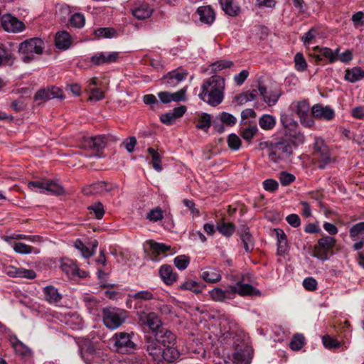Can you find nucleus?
I'll list each match as a JSON object with an SVG mask.
<instances>
[{
    "instance_id": "nucleus-1",
    "label": "nucleus",
    "mask_w": 364,
    "mask_h": 364,
    "mask_svg": "<svg viewBox=\"0 0 364 364\" xmlns=\"http://www.w3.org/2000/svg\"><path fill=\"white\" fill-rule=\"evenodd\" d=\"M224 89V79L220 76L213 75L203 83L202 92L198 96L203 101L215 107L223 101Z\"/></svg>"
},
{
    "instance_id": "nucleus-2",
    "label": "nucleus",
    "mask_w": 364,
    "mask_h": 364,
    "mask_svg": "<svg viewBox=\"0 0 364 364\" xmlns=\"http://www.w3.org/2000/svg\"><path fill=\"white\" fill-rule=\"evenodd\" d=\"M261 149H267L268 157L273 163H279L290 157L293 154L291 144L287 139L260 143Z\"/></svg>"
},
{
    "instance_id": "nucleus-3",
    "label": "nucleus",
    "mask_w": 364,
    "mask_h": 364,
    "mask_svg": "<svg viewBox=\"0 0 364 364\" xmlns=\"http://www.w3.org/2000/svg\"><path fill=\"white\" fill-rule=\"evenodd\" d=\"M144 348L149 358L157 363H171L178 359L176 356L171 358L168 357V350H166L154 338H147Z\"/></svg>"
},
{
    "instance_id": "nucleus-4",
    "label": "nucleus",
    "mask_w": 364,
    "mask_h": 364,
    "mask_svg": "<svg viewBox=\"0 0 364 364\" xmlns=\"http://www.w3.org/2000/svg\"><path fill=\"white\" fill-rule=\"evenodd\" d=\"M44 50V43L39 38H32L21 43L18 48L21 59L24 63H29L34 59L35 54L41 55Z\"/></svg>"
},
{
    "instance_id": "nucleus-5",
    "label": "nucleus",
    "mask_w": 364,
    "mask_h": 364,
    "mask_svg": "<svg viewBox=\"0 0 364 364\" xmlns=\"http://www.w3.org/2000/svg\"><path fill=\"white\" fill-rule=\"evenodd\" d=\"M154 338L160 343L161 345L168 350V357L176 356L177 358L180 356V353L176 346V336L167 328H161L155 333Z\"/></svg>"
},
{
    "instance_id": "nucleus-6",
    "label": "nucleus",
    "mask_w": 364,
    "mask_h": 364,
    "mask_svg": "<svg viewBox=\"0 0 364 364\" xmlns=\"http://www.w3.org/2000/svg\"><path fill=\"white\" fill-rule=\"evenodd\" d=\"M336 243V240L331 236L322 237L314 245L312 256L322 261L328 260L333 255Z\"/></svg>"
},
{
    "instance_id": "nucleus-7",
    "label": "nucleus",
    "mask_w": 364,
    "mask_h": 364,
    "mask_svg": "<svg viewBox=\"0 0 364 364\" xmlns=\"http://www.w3.org/2000/svg\"><path fill=\"white\" fill-rule=\"evenodd\" d=\"M127 317V311L124 310L115 309L103 310V322L110 329L119 327L125 321Z\"/></svg>"
},
{
    "instance_id": "nucleus-8",
    "label": "nucleus",
    "mask_w": 364,
    "mask_h": 364,
    "mask_svg": "<svg viewBox=\"0 0 364 364\" xmlns=\"http://www.w3.org/2000/svg\"><path fill=\"white\" fill-rule=\"evenodd\" d=\"M28 188L31 191L39 189V193H41L50 192L56 196H60L65 193V190L62 186L55 181L49 180L29 181L28 183Z\"/></svg>"
},
{
    "instance_id": "nucleus-9",
    "label": "nucleus",
    "mask_w": 364,
    "mask_h": 364,
    "mask_svg": "<svg viewBox=\"0 0 364 364\" xmlns=\"http://www.w3.org/2000/svg\"><path fill=\"white\" fill-rule=\"evenodd\" d=\"M114 347L118 353H128L136 348L135 343L132 340V336L125 332H119L113 337Z\"/></svg>"
},
{
    "instance_id": "nucleus-10",
    "label": "nucleus",
    "mask_w": 364,
    "mask_h": 364,
    "mask_svg": "<svg viewBox=\"0 0 364 364\" xmlns=\"http://www.w3.org/2000/svg\"><path fill=\"white\" fill-rule=\"evenodd\" d=\"M280 122L286 129V134L289 136L295 137L299 141H304V136L300 132H297L299 124L291 114L283 113L280 116Z\"/></svg>"
},
{
    "instance_id": "nucleus-11",
    "label": "nucleus",
    "mask_w": 364,
    "mask_h": 364,
    "mask_svg": "<svg viewBox=\"0 0 364 364\" xmlns=\"http://www.w3.org/2000/svg\"><path fill=\"white\" fill-rule=\"evenodd\" d=\"M338 49L333 51L327 47L319 48L315 47L310 53V56L314 59L316 63H321L323 60H328V63H333L338 59Z\"/></svg>"
},
{
    "instance_id": "nucleus-12",
    "label": "nucleus",
    "mask_w": 364,
    "mask_h": 364,
    "mask_svg": "<svg viewBox=\"0 0 364 364\" xmlns=\"http://www.w3.org/2000/svg\"><path fill=\"white\" fill-rule=\"evenodd\" d=\"M55 98H64L63 90L55 86L40 89L34 95V100L38 102V104L44 103Z\"/></svg>"
},
{
    "instance_id": "nucleus-13",
    "label": "nucleus",
    "mask_w": 364,
    "mask_h": 364,
    "mask_svg": "<svg viewBox=\"0 0 364 364\" xmlns=\"http://www.w3.org/2000/svg\"><path fill=\"white\" fill-rule=\"evenodd\" d=\"M107 145V139L104 135L83 136L79 143V147L85 150L100 151Z\"/></svg>"
},
{
    "instance_id": "nucleus-14",
    "label": "nucleus",
    "mask_w": 364,
    "mask_h": 364,
    "mask_svg": "<svg viewBox=\"0 0 364 364\" xmlns=\"http://www.w3.org/2000/svg\"><path fill=\"white\" fill-rule=\"evenodd\" d=\"M139 319L141 325L148 326L152 331L157 332L163 328L159 316L154 312L141 311L139 313Z\"/></svg>"
},
{
    "instance_id": "nucleus-15",
    "label": "nucleus",
    "mask_w": 364,
    "mask_h": 364,
    "mask_svg": "<svg viewBox=\"0 0 364 364\" xmlns=\"http://www.w3.org/2000/svg\"><path fill=\"white\" fill-rule=\"evenodd\" d=\"M310 105L307 100L299 101L296 103L294 112L299 116L300 122L306 127L311 128L314 121L309 117Z\"/></svg>"
},
{
    "instance_id": "nucleus-16",
    "label": "nucleus",
    "mask_w": 364,
    "mask_h": 364,
    "mask_svg": "<svg viewBox=\"0 0 364 364\" xmlns=\"http://www.w3.org/2000/svg\"><path fill=\"white\" fill-rule=\"evenodd\" d=\"M1 24L5 31L14 33L21 32L26 28L23 22L11 14L3 15Z\"/></svg>"
},
{
    "instance_id": "nucleus-17",
    "label": "nucleus",
    "mask_w": 364,
    "mask_h": 364,
    "mask_svg": "<svg viewBox=\"0 0 364 364\" xmlns=\"http://www.w3.org/2000/svg\"><path fill=\"white\" fill-rule=\"evenodd\" d=\"M244 279L238 281L234 285H230L228 289L230 292L235 294H237L242 296H260L261 292L259 289H256L253 286L243 283Z\"/></svg>"
},
{
    "instance_id": "nucleus-18",
    "label": "nucleus",
    "mask_w": 364,
    "mask_h": 364,
    "mask_svg": "<svg viewBox=\"0 0 364 364\" xmlns=\"http://www.w3.org/2000/svg\"><path fill=\"white\" fill-rule=\"evenodd\" d=\"M252 355V350L250 346H238L232 354V362L234 364H250Z\"/></svg>"
},
{
    "instance_id": "nucleus-19",
    "label": "nucleus",
    "mask_w": 364,
    "mask_h": 364,
    "mask_svg": "<svg viewBox=\"0 0 364 364\" xmlns=\"http://www.w3.org/2000/svg\"><path fill=\"white\" fill-rule=\"evenodd\" d=\"M187 75L188 73L185 70L178 68L168 72L163 77L162 80H164V83L166 85L169 87H174L180 82L185 80Z\"/></svg>"
},
{
    "instance_id": "nucleus-20",
    "label": "nucleus",
    "mask_w": 364,
    "mask_h": 364,
    "mask_svg": "<svg viewBox=\"0 0 364 364\" xmlns=\"http://www.w3.org/2000/svg\"><path fill=\"white\" fill-rule=\"evenodd\" d=\"M311 115L316 119L331 120L335 116V112L328 106L316 104L311 107Z\"/></svg>"
},
{
    "instance_id": "nucleus-21",
    "label": "nucleus",
    "mask_w": 364,
    "mask_h": 364,
    "mask_svg": "<svg viewBox=\"0 0 364 364\" xmlns=\"http://www.w3.org/2000/svg\"><path fill=\"white\" fill-rule=\"evenodd\" d=\"M119 56V52H101L91 57V63L95 65H100L105 63H112L117 60Z\"/></svg>"
},
{
    "instance_id": "nucleus-22",
    "label": "nucleus",
    "mask_w": 364,
    "mask_h": 364,
    "mask_svg": "<svg viewBox=\"0 0 364 364\" xmlns=\"http://www.w3.org/2000/svg\"><path fill=\"white\" fill-rule=\"evenodd\" d=\"M196 14L200 22L203 24L210 26L215 20V13L209 5L199 6L196 10Z\"/></svg>"
},
{
    "instance_id": "nucleus-23",
    "label": "nucleus",
    "mask_w": 364,
    "mask_h": 364,
    "mask_svg": "<svg viewBox=\"0 0 364 364\" xmlns=\"http://www.w3.org/2000/svg\"><path fill=\"white\" fill-rule=\"evenodd\" d=\"M187 108L185 105H180L175 107L172 111L163 114L160 117L162 123L166 125L172 124L176 119L181 117L186 112Z\"/></svg>"
},
{
    "instance_id": "nucleus-24",
    "label": "nucleus",
    "mask_w": 364,
    "mask_h": 364,
    "mask_svg": "<svg viewBox=\"0 0 364 364\" xmlns=\"http://www.w3.org/2000/svg\"><path fill=\"white\" fill-rule=\"evenodd\" d=\"M220 328L223 340H225L236 333L237 324L234 320L225 318L220 321Z\"/></svg>"
},
{
    "instance_id": "nucleus-25",
    "label": "nucleus",
    "mask_w": 364,
    "mask_h": 364,
    "mask_svg": "<svg viewBox=\"0 0 364 364\" xmlns=\"http://www.w3.org/2000/svg\"><path fill=\"white\" fill-rule=\"evenodd\" d=\"M147 243L149 245L151 255L150 257L152 260H159V257L161 255H166V252L171 250V246L164 243L154 242V240H148Z\"/></svg>"
},
{
    "instance_id": "nucleus-26",
    "label": "nucleus",
    "mask_w": 364,
    "mask_h": 364,
    "mask_svg": "<svg viewBox=\"0 0 364 364\" xmlns=\"http://www.w3.org/2000/svg\"><path fill=\"white\" fill-rule=\"evenodd\" d=\"M114 188L112 184L106 181H99L91 184L89 187L84 188L85 194H103L111 191Z\"/></svg>"
},
{
    "instance_id": "nucleus-27",
    "label": "nucleus",
    "mask_w": 364,
    "mask_h": 364,
    "mask_svg": "<svg viewBox=\"0 0 364 364\" xmlns=\"http://www.w3.org/2000/svg\"><path fill=\"white\" fill-rule=\"evenodd\" d=\"M72 38L70 33L65 31H59L55 34V45L60 50H67L72 45Z\"/></svg>"
},
{
    "instance_id": "nucleus-28",
    "label": "nucleus",
    "mask_w": 364,
    "mask_h": 364,
    "mask_svg": "<svg viewBox=\"0 0 364 364\" xmlns=\"http://www.w3.org/2000/svg\"><path fill=\"white\" fill-rule=\"evenodd\" d=\"M159 274L164 282L167 285L174 283L178 278V274L173 272L171 265L164 264L159 269Z\"/></svg>"
},
{
    "instance_id": "nucleus-29",
    "label": "nucleus",
    "mask_w": 364,
    "mask_h": 364,
    "mask_svg": "<svg viewBox=\"0 0 364 364\" xmlns=\"http://www.w3.org/2000/svg\"><path fill=\"white\" fill-rule=\"evenodd\" d=\"M60 268L68 277H75L78 273V267L73 260L68 258L61 259Z\"/></svg>"
},
{
    "instance_id": "nucleus-30",
    "label": "nucleus",
    "mask_w": 364,
    "mask_h": 364,
    "mask_svg": "<svg viewBox=\"0 0 364 364\" xmlns=\"http://www.w3.org/2000/svg\"><path fill=\"white\" fill-rule=\"evenodd\" d=\"M43 293H44V296H45V299L49 304L58 303L62 299V296L58 292V289L51 285L44 287Z\"/></svg>"
},
{
    "instance_id": "nucleus-31",
    "label": "nucleus",
    "mask_w": 364,
    "mask_h": 364,
    "mask_svg": "<svg viewBox=\"0 0 364 364\" xmlns=\"http://www.w3.org/2000/svg\"><path fill=\"white\" fill-rule=\"evenodd\" d=\"M277 238V254L280 256L284 255L287 250L288 244L287 235L282 229H275Z\"/></svg>"
},
{
    "instance_id": "nucleus-32",
    "label": "nucleus",
    "mask_w": 364,
    "mask_h": 364,
    "mask_svg": "<svg viewBox=\"0 0 364 364\" xmlns=\"http://www.w3.org/2000/svg\"><path fill=\"white\" fill-rule=\"evenodd\" d=\"M206 285L203 283L197 282L196 281H193L191 279H188L181 284L179 288L182 290H188L191 291L194 294H199L203 291V290L205 288Z\"/></svg>"
},
{
    "instance_id": "nucleus-33",
    "label": "nucleus",
    "mask_w": 364,
    "mask_h": 364,
    "mask_svg": "<svg viewBox=\"0 0 364 364\" xmlns=\"http://www.w3.org/2000/svg\"><path fill=\"white\" fill-rule=\"evenodd\" d=\"M364 77V70L360 67H354L346 70L345 79L350 82H355Z\"/></svg>"
},
{
    "instance_id": "nucleus-34",
    "label": "nucleus",
    "mask_w": 364,
    "mask_h": 364,
    "mask_svg": "<svg viewBox=\"0 0 364 364\" xmlns=\"http://www.w3.org/2000/svg\"><path fill=\"white\" fill-rule=\"evenodd\" d=\"M200 277L205 282L208 283L218 282L222 278L219 271L210 267L203 271Z\"/></svg>"
},
{
    "instance_id": "nucleus-35",
    "label": "nucleus",
    "mask_w": 364,
    "mask_h": 364,
    "mask_svg": "<svg viewBox=\"0 0 364 364\" xmlns=\"http://www.w3.org/2000/svg\"><path fill=\"white\" fill-rule=\"evenodd\" d=\"M230 294H231L230 290L226 291L219 287H215L212 290L209 291L210 298L217 302H223L226 299H231Z\"/></svg>"
},
{
    "instance_id": "nucleus-36",
    "label": "nucleus",
    "mask_w": 364,
    "mask_h": 364,
    "mask_svg": "<svg viewBox=\"0 0 364 364\" xmlns=\"http://www.w3.org/2000/svg\"><path fill=\"white\" fill-rule=\"evenodd\" d=\"M223 10L229 16H235L240 11V7L234 3L233 0H220Z\"/></svg>"
},
{
    "instance_id": "nucleus-37",
    "label": "nucleus",
    "mask_w": 364,
    "mask_h": 364,
    "mask_svg": "<svg viewBox=\"0 0 364 364\" xmlns=\"http://www.w3.org/2000/svg\"><path fill=\"white\" fill-rule=\"evenodd\" d=\"M152 13L151 9L148 4H141L132 10V14L138 19H144L149 18Z\"/></svg>"
},
{
    "instance_id": "nucleus-38",
    "label": "nucleus",
    "mask_w": 364,
    "mask_h": 364,
    "mask_svg": "<svg viewBox=\"0 0 364 364\" xmlns=\"http://www.w3.org/2000/svg\"><path fill=\"white\" fill-rule=\"evenodd\" d=\"M240 238L243 243V247L246 252L250 253L254 248V242L252 235L248 229H245L240 234Z\"/></svg>"
},
{
    "instance_id": "nucleus-39",
    "label": "nucleus",
    "mask_w": 364,
    "mask_h": 364,
    "mask_svg": "<svg viewBox=\"0 0 364 364\" xmlns=\"http://www.w3.org/2000/svg\"><path fill=\"white\" fill-rule=\"evenodd\" d=\"M257 96V91L256 90H252L251 91H247V92H245L242 94L236 95L235 97L234 100L240 105H242L247 102H250V101L255 100Z\"/></svg>"
},
{
    "instance_id": "nucleus-40",
    "label": "nucleus",
    "mask_w": 364,
    "mask_h": 364,
    "mask_svg": "<svg viewBox=\"0 0 364 364\" xmlns=\"http://www.w3.org/2000/svg\"><path fill=\"white\" fill-rule=\"evenodd\" d=\"M212 124L211 116L208 113H202L199 117L198 123L196 127L198 129L203 130L205 132H208Z\"/></svg>"
},
{
    "instance_id": "nucleus-41",
    "label": "nucleus",
    "mask_w": 364,
    "mask_h": 364,
    "mask_svg": "<svg viewBox=\"0 0 364 364\" xmlns=\"http://www.w3.org/2000/svg\"><path fill=\"white\" fill-rule=\"evenodd\" d=\"M147 151L151 157V164L153 168L157 171H161L162 170L161 155L151 147H149L147 149Z\"/></svg>"
},
{
    "instance_id": "nucleus-42",
    "label": "nucleus",
    "mask_w": 364,
    "mask_h": 364,
    "mask_svg": "<svg viewBox=\"0 0 364 364\" xmlns=\"http://www.w3.org/2000/svg\"><path fill=\"white\" fill-rule=\"evenodd\" d=\"M259 124L262 129L270 130L276 124L275 118L270 114H264L259 119Z\"/></svg>"
},
{
    "instance_id": "nucleus-43",
    "label": "nucleus",
    "mask_w": 364,
    "mask_h": 364,
    "mask_svg": "<svg viewBox=\"0 0 364 364\" xmlns=\"http://www.w3.org/2000/svg\"><path fill=\"white\" fill-rule=\"evenodd\" d=\"M314 159L316 161L318 168L323 169L331 161L329 150H327V151L322 154H319V155L314 157Z\"/></svg>"
},
{
    "instance_id": "nucleus-44",
    "label": "nucleus",
    "mask_w": 364,
    "mask_h": 364,
    "mask_svg": "<svg viewBox=\"0 0 364 364\" xmlns=\"http://www.w3.org/2000/svg\"><path fill=\"white\" fill-rule=\"evenodd\" d=\"M217 228L222 235L227 237L231 236L235 230V226L232 223L223 222L219 224Z\"/></svg>"
},
{
    "instance_id": "nucleus-45",
    "label": "nucleus",
    "mask_w": 364,
    "mask_h": 364,
    "mask_svg": "<svg viewBox=\"0 0 364 364\" xmlns=\"http://www.w3.org/2000/svg\"><path fill=\"white\" fill-rule=\"evenodd\" d=\"M95 35L97 38H111L117 36V32L112 28H100L95 31Z\"/></svg>"
},
{
    "instance_id": "nucleus-46",
    "label": "nucleus",
    "mask_w": 364,
    "mask_h": 364,
    "mask_svg": "<svg viewBox=\"0 0 364 364\" xmlns=\"http://www.w3.org/2000/svg\"><path fill=\"white\" fill-rule=\"evenodd\" d=\"M129 296L132 299L138 301H149L154 299L152 292L149 290L140 291Z\"/></svg>"
},
{
    "instance_id": "nucleus-47",
    "label": "nucleus",
    "mask_w": 364,
    "mask_h": 364,
    "mask_svg": "<svg viewBox=\"0 0 364 364\" xmlns=\"http://www.w3.org/2000/svg\"><path fill=\"white\" fill-rule=\"evenodd\" d=\"M146 218L150 222L156 223L164 218L163 211L161 208L156 207L151 209L146 216Z\"/></svg>"
},
{
    "instance_id": "nucleus-48",
    "label": "nucleus",
    "mask_w": 364,
    "mask_h": 364,
    "mask_svg": "<svg viewBox=\"0 0 364 364\" xmlns=\"http://www.w3.org/2000/svg\"><path fill=\"white\" fill-rule=\"evenodd\" d=\"M304 344V336L302 334H296L289 343V347L293 350H300Z\"/></svg>"
},
{
    "instance_id": "nucleus-49",
    "label": "nucleus",
    "mask_w": 364,
    "mask_h": 364,
    "mask_svg": "<svg viewBox=\"0 0 364 364\" xmlns=\"http://www.w3.org/2000/svg\"><path fill=\"white\" fill-rule=\"evenodd\" d=\"M295 69L299 72H304L307 68V63L301 53H297L294 56Z\"/></svg>"
},
{
    "instance_id": "nucleus-50",
    "label": "nucleus",
    "mask_w": 364,
    "mask_h": 364,
    "mask_svg": "<svg viewBox=\"0 0 364 364\" xmlns=\"http://www.w3.org/2000/svg\"><path fill=\"white\" fill-rule=\"evenodd\" d=\"M174 264L175 266L180 270H184L187 268L190 263V258L189 257L181 255L179 256H177L174 259Z\"/></svg>"
},
{
    "instance_id": "nucleus-51",
    "label": "nucleus",
    "mask_w": 364,
    "mask_h": 364,
    "mask_svg": "<svg viewBox=\"0 0 364 364\" xmlns=\"http://www.w3.org/2000/svg\"><path fill=\"white\" fill-rule=\"evenodd\" d=\"M218 118L227 126L232 127L237 123L236 117L228 112H223Z\"/></svg>"
},
{
    "instance_id": "nucleus-52",
    "label": "nucleus",
    "mask_w": 364,
    "mask_h": 364,
    "mask_svg": "<svg viewBox=\"0 0 364 364\" xmlns=\"http://www.w3.org/2000/svg\"><path fill=\"white\" fill-rule=\"evenodd\" d=\"M143 102L145 105H149L152 110H156L160 107V104L156 96L152 94L145 95L143 97Z\"/></svg>"
},
{
    "instance_id": "nucleus-53",
    "label": "nucleus",
    "mask_w": 364,
    "mask_h": 364,
    "mask_svg": "<svg viewBox=\"0 0 364 364\" xmlns=\"http://www.w3.org/2000/svg\"><path fill=\"white\" fill-rule=\"evenodd\" d=\"M322 342L325 348L328 349L338 348L341 346V343L329 335L323 336L322 337Z\"/></svg>"
},
{
    "instance_id": "nucleus-54",
    "label": "nucleus",
    "mask_w": 364,
    "mask_h": 364,
    "mask_svg": "<svg viewBox=\"0 0 364 364\" xmlns=\"http://www.w3.org/2000/svg\"><path fill=\"white\" fill-rule=\"evenodd\" d=\"M85 19L84 16L80 13H75L71 16L70 23L75 28H80L85 25Z\"/></svg>"
},
{
    "instance_id": "nucleus-55",
    "label": "nucleus",
    "mask_w": 364,
    "mask_h": 364,
    "mask_svg": "<svg viewBox=\"0 0 364 364\" xmlns=\"http://www.w3.org/2000/svg\"><path fill=\"white\" fill-rule=\"evenodd\" d=\"M327 150H328V148L324 143L323 140L319 138H316L314 145V157L319 155V154L327 151Z\"/></svg>"
},
{
    "instance_id": "nucleus-56",
    "label": "nucleus",
    "mask_w": 364,
    "mask_h": 364,
    "mask_svg": "<svg viewBox=\"0 0 364 364\" xmlns=\"http://www.w3.org/2000/svg\"><path fill=\"white\" fill-rule=\"evenodd\" d=\"M14 250L18 254L27 255L33 252V247L23 242H16L13 245Z\"/></svg>"
},
{
    "instance_id": "nucleus-57",
    "label": "nucleus",
    "mask_w": 364,
    "mask_h": 364,
    "mask_svg": "<svg viewBox=\"0 0 364 364\" xmlns=\"http://www.w3.org/2000/svg\"><path fill=\"white\" fill-rule=\"evenodd\" d=\"M228 146L230 149L238 150L241 146V140L235 134H231L228 139Z\"/></svg>"
},
{
    "instance_id": "nucleus-58",
    "label": "nucleus",
    "mask_w": 364,
    "mask_h": 364,
    "mask_svg": "<svg viewBox=\"0 0 364 364\" xmlns=\"http://www.w3.org/2000/svg\"><path fill=\"white\" fill-rule=\"evenodd\" d=\"M90 210V214L92 213L95 214L97 219H102L105 214L103 205L98 202L88 208Z\"/></svg>"
},
{
    "instance_id": "nucleus-59",
    "label": "nucleus",
    "mask_w": 364,
    "mask_h": 364,
    "mask_svg": "<svg viewBox=\"0 0 364 364\" xmlns=\"http://www.w3.org/2000/svg\"><path fill=\"white\" fill-rule=\"evenodd\" d=\"M258 129L256 126H250L242 132V137L246 141H250L257 133Z\"/></svg>"
},
{
    "instance_id": "nucleus-60",
    "label": "nucleus",
    "mask_w": 364,
    "mask_h": 364,
    "mask_svg": "<svg viewBox=\"0 0 364 364\" xmlns=\"http://www.w3.org/2000/svg\"><path fill=\"white\" fill-rule=\"evenodd\" d=\"M75 247L79 250L84 257H90L92 255V252L90 249L86 247L80 240H77L75 242Z\"/></svg>"
},
{
    "instance_id": "nucleus-61",
    "label": "nucleus",
    "mask_w": 364,
    "mask_h": 364,
    "mask_svg": "<svg viewBox=\"0 0 364 364\" xmlns=\"http://www.w3.org/2000/svg\"><path fill=\"white\" fill-rule=\"evenodd\" d=\"M14 348L17 353H19L23 356L31 355V350L28 348L26 347L21 341H17L13 343Z\"/></svg>"
},
{
    "instance_id": "nucleus-62",
    "label": "nucleus",
    "mask_w": 364,
    "mask_h": 364,
    "mask_svg": "<svg viewBox=\"0 0 364 364\" xmlns=\"http://www.w3.org/2000/svg\"><path fill=\"white\" fill-rule=\"evenodd\" d=\"M295 180V176L286 171H282L279 176V181L282 186H288Z\"/></svg>"
},
{
    "instance_id": "nucleus-63",
    "label": "nucleus",
    "mask_w": 364,
    "mask_h": 364,
    "mask_svg": "<svg viewBox=\"0 0 364 364\" xmlns=\"http://www.w3.org/2000/svg\"><path fill=\"white\" fill-rule=\"evenodd\" d=\"M303 286L308 291H315L317 289L318 283L313 277H306L303 281Z\"/></svg>"
},
{
    "instance_id": "nucleus-64",
    "label": "nucleus",
    "mask_w": 364,
    "mask_h": 364,
    "mask_svg": "<svg viewBox=\"0 0 364 364\" xmlns=\"http://www.w3.org/2000/svg\"><path fill=\"white\" fill-rule=\"evenodd\" d=\"M363 232H364V222L353 225L349 230L350 237H355Z\"/></svg>"
}]
</instances>
